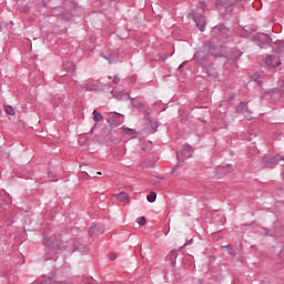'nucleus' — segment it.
Segmentation results:
<instances>
[{
	"mask_svg": "<svg viewBox=\"0 0 284 284\" xmlns=\"http://www.w3.org/2000/svg\"><path fill=\"white\" fill-rule=\"evenodd\" d=\"M119 82H120V78L119 77L113 78V83L119 84Z\"/></svg>",
	"mask_w": 284,
	"mask_h": 284,
	"instance_id": "nucleus-16",
	"label": "nucleus"
},
{
	"mask_svg": "<svg viewBox=\"0 0 284 284\" xmlns=\"http://www.w3.org/2000/svg\"><path fill=\"white\" fill-rule=\"evenodd\" d=\"M93 120L94 122H100L101 120H103V116L101 115V113H98L97 110L93 111Z\"/></svg>",
	"mask_w": 284,
	"mask_h": 284,
	"instance_id": "nucleus-8",
	"label": "nucleus"
},
{
	"mask_svg": "<svg viewBox=\"0 0 284 284\" xmlns=\"http://www.w3.org/2000/svg\"><path fill=\"white\" fill-rule=\"evenodd\" d=\"M136 222H138L139 225L144 226L145 225V217L144 216L138 217Z\"/></svg>",
	"mask_w": 284,
	"mask_h": 284,
	"instance_id": "nucleus-13",
	"label": "nucleus"
},
{
	"mask_svg": "<svg viewBox=\"0 0 284 284\" xmlns=\"http://www.w3.org/2000/svg\"><path fill=\"white\" fill-rule=\"evenodd\" d=\"M245 108H246V103L242 102L240 103V105L236 106V112L240 113L241 111L245 110Z\"/></svg>",
	"mask_w": 284,
	"mask_h": 284,
	"instance_id": "nucleus-12",
	"label": "nucleus"
},
{
	"mask_svg": "<svg viewBox=\"0 0 284 284\" xmlns=\"http://www.w3.org/2000/svg\"><path fill=\"white\" fill-rule=\"evenodd\" d=\"M193 20L196 23V28H199L200 31L204 32V27H205L204 17H197L196 14H193Z\"/></svg>",
	"mask_w": 284,
	"mask_h": 284,
	"instance_id": "nucleus-4",
	"label": "nucleus"
},
{
	"mask_svg": "<svg viewBox=\"0 0 284 284\" xmlns=\"http://www.w3.org/2000/svg\"><path fill=\"white\" fill-rule=\"evenodd\" d=\"M52 242L53 241L51 237H44L43 245L50 247V246H52Z\"/></svg>",
	"mask_w": 284,
	"mask_h": 284,
	"instance_id": "nucleus-11",
	"label": "nucleus"
},
{
	"mask_svg": "<svg viewBox=\"0 0 284 284\" xmlns=\"http://www.w3.org/2000/svg\"><path fill=\"white\" fill-rule=\"evenodd\" d=\"M120 130H122V133L126 134V135H134L135 134V131L133 129L122 128Z\"/></svg>",
	"mask_w": 284,
	"mask_h": 284,
	"instance_id": "nucleus-9",
	"label": "nucleus"
},
{
	"mask_svg": "<svg viewBox=\"0 0 284 284\" xmlns=\"http://www.w3.org/2000/svg\"><path fill=\"white\" fill-rule=\"evenodd\" d=\"M97 230H98L97 225L91 227V229H89V234H94V232H97Z\"/></svg>",
	"mask_w": 284,
	"mask_h": 284,
	"instance_id": "nucleus-15",
	"label": "nucleus"
},
{
	"mask_svg": "<svg viewBox=\"0 0 284 284\" xmlns=\"http://www.w3.org/2000/svg\"><path fill=\"white\" fill-rule=\"evenodd\" d=\"M4 112H6V114H9L10 116H14V114H16L14 109L11 105H4Z\"/></svg>",
	"mask_w": 284,
	"mask_h": 284,
	"instance_id": "nucleus-7",
	"label": "nucleus"
},
{
	"mask_svg": "<svg viewBox=\"0 0 284 284\" xmlns=\"http://www.w3.org/2000/svg\"><path fill=\"white\" fill-rule=\"evenodd\" d=\"M171 255H173V256H174V251H173V252H171Z\"/></svg>",
	"mask_w": 284,
	"mask_h": 284,
	"instance_id": "nucleus-22",
	"label": "nucleus"
},
{
	"mask_svg": "<svg viewBox=\"0 0 284 284\" xmlns=\"http://www.w3.org/2000/svg\"><path fill=\"white\" fill-rule=\"evenodd\" d=\"M60 284H72L71 282H60Z\"/></svg>",
	"mask_w": 284,
	"mask_h": 284,
	"instance_id": "nucleus-18",
	"label": "nucleus"
},
{
	"mask_svg": "<svg viewBox=\"0 0 284 284\" xmlns=\"http://www.w3.org/2000/svg\"><path fill=\"white\" fill-rule=\"evenodd\" d=\"M184 64H185V63L181 64V65H180V69H182Z\"/></svg>",
	"mask_w": 284,
	"mask_h": 284,
	"instance_id": "nucleus-19",
	"label": "nucleus"
},
{
	"mask_svg": "<svg viewBox=\"0 0 284 284\" xmlns=\"http://www.w3.org/2000/svg\"><path fill=\"white\" fill-rule=\"evenodd\" d=\"M282 91H284V84L282 85Z\"/></svg>",
	"mask_w": 284,
	"mask_h": 284,
	"instance_id": "nucleus-20",
	"label": "nucleus"
},
{
	"mask_svg": "<svg viewBox=\"0 0 284 284\" xmlns=\"http://www.w3.org/2000/svg\"><path fill=\"white\" fill-rule=\"evenodd\" d=\"M106 115V122L111 126H118L123 123V115L116 112H108Z\"/></svg>",
	"mask_w": 284,
	"mask_h": 284,
	"instance_id": "nucleus-1",
	"label": "nucleus"
},
{
	"mask_svg": "<svg viewBox=\"0 0 284 284\" xmlns=\"http://www.w3.org/2000/svg\"><path fill=\"white\" fill-rule=\"evenodd\" d=\"M148 201H149V203H154V201H156V193L151 192V193L148 195Z\"/></svg>",
	"mask_w": 284,
	"mask_h": 284,
	"instance_id": "nucleus-10",
	"label": "nucleus"
},
{
	"mask_svg": "<svg viewBox=\"0 0 284 284\" xmlns=\"http://www.w3.org/2000/svg\"><path fill=\"white\" fill-rule=\"evenodd\" d=\"M266 65L272 69H275L276 67L281 65V60H277V58L273 55H268L266 57Z\"/></svg>",
	"mask_w": 284,
	"mask_h": 284,
	"instance_id": "nucleus-3",
	"label": "nucleus"
},
{
	"mask_svg": "<svg viewBox=\"0 0 284 284\" xmlns=\"http://www.w3.org/2000/svg\"><path fill=\"white\" fill-rule=\"evenodd\" d=\"M110 260H111V261H115V260H116V255H115V254H111V255H110Z\"/></svg>",
	"mask_w": 284,
	"mask_h": 284,
	"instance_id": "nucleus-17",
	"label": "nucleus"
},
{
	"mask_svg": "<svg viewBox=\"0 0 284 284\" xmlns=\"http://www.w3.org/2000/svg\"><path fill=\"white\" fill-rule=\"evenodd\" d=\"M116 200H119L120 203H123V204H129L130 202V199H129V195L128 193H119L115 195Z\"/></svg>",
	"mask_w": 284,
	"mask_h": 284,
	"instance_id": "nucleus-5",
	"label": "nucleus"
},
{
	"mask_svg": "<svg viewBox=\"0 0 284 284\" xmlns=\"http://www.w3.org/2000/svg\"><path fill=\"white\" fill-rule=\"evenodd\" d=\"M244 119L252 120V112H250L248 110L244 111Z\"/></svg>",
	"mask_w": 284,
	"mask_h": 284,
	"instance_id": "nucleus-14",
	"label": "nucleus"
},
{
	"mask_svg": "<svg viewBox=\"0 0 284 284\" xmlns=\"http://www.w3.org/2000/svg\"><path fill=\"white\" fill-rule=\"evenodd\" d=\"M190 150H192L191 146L184 145L183 151L178 153V161H182L183 155H185V153L189 152Z\"/></svg>",
	"mask_w": 284,
	"mask_h": 284,
	"instance_id": "nucleus-6",
	"label": "nucleus"
},
{
	"mask_svg": "<svg viewBox=\"0 0 284 284\" xmlns=\"http://www.w3.org/2000/svg\"><path fill=\"white\" fill-rule=\"evenodd\" d=\"M97 174L101 176V172H98Z\"/></svg>",
	"mask_w": 284,
	"mask_h": 284,
	"instance_id": "nucleus-21",
	"label": "nucleus"
},
{
	"mask_svg": "<svg viewBox=\"0 0 284 284\" xmlns=\"http://www.w3.org/2000/svg\"><path fill=\"white\" fill-rule=\"evenodd\" d=\"M41 284H44L43 282Z\"/></svg>",
	"mask_w": 284,
	"mask_h": 284,
	"instance_id": "nucleus-24",
	"label": "nucleus"
},
{
	"mask_svg": "<svg viewBox=\"0 0 284 284\" xmlns=\"http://www.w3.org/2000/svg\"><path fill=\"white\" fill-rule=\"evenodd\" d=\"M263 163L265 164H274L277 165L278 161H284V158H282L281 155H277L275 158H271L268 155H265L262 158Z\"/></svg>",
	"mask_w": 284,
	"mask_h": 284,
	"instance_id": "nucleus-2",
	"label": "nucleus"
},
{
	"mask_svg": "<svg viewBox=\"0 0 284 284\" xmlns=\"http://www.w3.org/2000/svg\"><path fill=\"white\" fill-rule=\"evenodd\" d=\"M271 93H272L271 91L267 92V94H271Z\"/></svg>",
	"mask_w": 284,
	"mask_h": 284,
	"instance_id": "nucleus-23",
	"label": "nucleus"
}]
</instances>
